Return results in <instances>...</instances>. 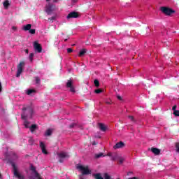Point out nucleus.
<instances>
[{
  "instance_id": "nucleus-22",
  "label": "nucleus",
  "mask_w": 179,
  "mask_h": 179,
  "mask_svg": "<svg viewBox=\"0 0 179 179\" xmlns=\"http://www.w3.org/2000/svg\"><path fill=\"white\" fill-rule=\"evenodd\" d=\"M36 129H37V124H32L29 127V131L31 132H34Z\"/></svg>"
},
{
  "instance_id": "nucleus-31",
  "label": "nucleus",
  "mask_w": 179,
  "mask_h": 179,
  "mask_svg": "<svg viewBox=\"0 0 179 179\" xmlns=\"http://www.w3.org/2000/svg\"><path fill=\"white\" fill-rule=\"evenodd\" d=\"M104 178L105 179H111V176H110L108 173H104Z\"/></svg>"
},
{
  "instance_id": "nucleus-14",
  "label": "nucleus",
  "mask_w": 179,
  "mask_h": 179,
  "mask_svg": "<svg viewBox=\"0 0 179 179\" xmlns=\"http://www.w3.org/2000/svg\"><path fill=\"white\" fill-rule=\"evenodd\" d=\"M30 170L36 174V176L38 178H40V174L38 173V172H37V171L36 170V167L34 166H33V164H31Z\"/></svg>"
},
{
  "instance_id": "nucleus-34",
  "label": "nucleus",
  "mask_w": 179,
  "mask_h": 179,
  "mask_svg": "<svg viewBox=\"0 0 179 179\" xmlns=\"http://www.w3.org/2000/svg\"><path fill=\"white\" fill-rule=\"evenodd\" d=\"M76 127V123H72L71 124L69 125V128L72 129V128H75Z\"/></svg>"
},
{
  "instance_id": "nucleus-16",
  "label": "nucleus",
  "mask_w": 179,
  "mask_h": 179,
  "mask_svg": "<svg viewBox=\"0 0 179 179\" xmlns=\"http://www.w3.org/2000/svg\"><path fill=\"white\" fill-rule=\"evenodd\" d=\"M34 79L35 80V83L36 85H37V86H40V85H41V78L38 76H35L34 77Z\"/></svg>"
},
{
  "instance_id": "nucleus-38",
  "label": "nucleus",
  "mask_w": 179,
  "mask_h": 179,
  "mask_svg": "<svg viewBox=\"0 0 179 179\" xmlns=\"http://www.w3.org/2000/svg\"><path fill=\"white\" fill-rule=\"evenodd\" d=\"M176 108H177V105H175L173 106L172 110H173V113H174V111H177Z\"/></svg>"
},
{
  "instance_id": "nucleus-47",
  "label": "nucleus",
  "mask_w": 179,
  "mask_h": 179,
  "mask_svg": "<svg viewBox=\"0 0 179 179\" xmlns=\"http://www.w3.org/2000/svg\"><path fill=\"white\" fill-rule=\"evenodd\" d=\"M0 178L2 179V174L0 173Z\"/></svg>"
},
{
  "instance_id": "nucleus-1",
  "label": "nucleus",
  "mask_w": 179,
  "mask_h": 179,
  "mask_svg": "<svg viewBox=\"0 0 179 179\" xmlns=\"http://www.w3.org/2000/svg\"><path fill=\"white\" fill-rule=\"evenodd\" d=\"M23 113L21 115V117L24 120V125L25 128H30V123L27 121V118H31L33 117V108L31 107H23L22 108Z\"/></svg>"
},
{
  "instance_id": "nucleus-52",
  "label": "nucleus",
  "mask_w": 179,
  "mask_h": 179,
  "mask_svg": "<svg viewBox=\"0 0 179 179\" xmlns=\"http://www.w3.org/2000/svg\"><path fill=\"white\" fill-rule=\"evenodd\" d=\"M47 1H50V0H46Z\"/></svg>"
},
{
  "instance_id": "nucleus-12",
  "label": "nucleus",
  "mask_w": 179,
  "mask_h": 179,
  "mask_svg": "<svg viewBox=\"0 0 179 179\" xmlns=\"http://www.w3.org/2000/svg\"><path fill=\"white\" fill-rule=\"evenodd\" d=\"M125 146V143L124 142L120 141L117 143L114 146L113 149H121L122 148H124Z\"/></svg>"
},
{
  "instance_id": "nucleus-33",
  "label": "nucleus",
  "mask_w": 179,
  "mask_h": 179,
  "mask_svg": "<svg viewBox=\"0 0 179 179\" xmlns=\"http://www.w3.org/2000/svg\"><path fill=\"white\" fill-rule=\"evenodd\" d=\"M176 152L179 153V143H176Z\"/></svg>"
},
{
  "instance_id": "nucleus-18",
  "label": "nucleus",
  "mask_w": 179,
  "mask_h": 179,
  "mask_svg": "<svg viewBox=\"0 0 179 179\" xmlns=\"http://www.w3.org/2000/svg\"><path fill=\"white\" fill-rule=\"evenodd\" d=\"M52 135V129H48L45 133V136H51Z\"/></svg>"
},
{
  "instance_id": "nucleus-3",
  "label": "nucleus",
  "mask_w": 179,
  "mask_h": 179,
  "mask_svg": "<svg viewBox=\"0 0 179 179\" xmlns=\"http://www.w3.org/2000/svg\"><path fill=\"white\" fill-rule=\"evenodd\" d=\"M77 169L80 171L83 176L90 174V170H89V166H83V165H77Z\"/></svg>"
},
{
  "instance_id": "nucleus-9",
  "label": "nucleus",
  "mask_w": 179,
  "mask_h": 179,
  "mask_svg": "<svg viewBox=\"0 0 179 179\" xmlns=\"http://www.w3.org/2000/svg\"><path fill=\"white\" fill-rule=\"evenodd\" d=\"M12 166L14 171V176H15V177H17L19 179H24V176H23L22 175L19 173V172H17V169L16 168V165L13 163Z\"/></svg>"
},
{
  "instance_id": "nucleus-42",
  "label": "nucleus",
  "mask_w": 179,
  "mask_h": 179,
  "mask_svg": "<svg viewBox=\"0 0 179 179\" xmlns=\"http://www.w3.org/2000/svg\"><path fill=\"white\" fill-rule=\"evenodd\" d=\"M1 92H2V84H1V83H0V93H1Z\"/></svg>"
},
{
  "instance_id": "nucleus-49",
  "label": "nucleus",
  "mask_w": 179,
  "mask_h": 179,
  "mask_svg": "<svg viewBox=\"0 0 179 179\" xmlns=\"http://www.w3.org/2000/svg\"><path fill=\"white\" fill-rule=\"evenodd\" d=\"M107 104H110V102H106Z\"/></svg>"
},
{
  "instance_id": "nucleus-15",
  "label": "nucleus",
  "mask_w": 179,
  "mask_h": 179,
  "mask_svg": "<svg viewBox=\"0 0 179 179\" xmlns=\"http://www.w3.org/2000/svg\"><path fill=\"white\" fill-rule=\"evenodd\" d=\"M98 126H99V129L101 131H102V132H106V131H107V127H106V125H104V124L99 123Z\"/></svg>"
},
{
  "instance_id": "nucleus-19",
  "label": "nucleus",
  "mask_w": 179,
  "mask_h": 179,
  "mask_svg": "<svg viewBox=\"0 0 179 179\" xmlns=\"http://www.w3.org/2000/svg\"><path fill=\"white\" fill-rule=\"evenodd\" d=\"M3 5L5 8V9H8L9 6H10V3H9V0H6L3 3Z\"/></svg>"
},
{
  "instance_id": "nucleus-41",
  "label": "nucleus",
  "mask_w": 179,
  "mask_h": 179,
  "mask_svg": "<svg viewBox=\"0 0 179 179\" xmlns=\"http://www.w3.org/2000/svg\"><path fill=\"white\" fill-rule=\"evenodd\" d=\"M117 99L118 100H122V98L121 97V96L118 95L117 96Z\"/></svg>"
},
{
  "instance_id": "nucleus-4",
  "label": "nucleus",
  "mask_w": 179,
  "mask_h": 179,
  "mask_svg": "<svg viewBox=\"0 0 179 179\" xmlns=\"http://www.w3.org/2000/svg\"><path fill=\"white\" fill-rule=\"evenodd\" d=\"M57 156L59 159V163H63L64 159H69V157H71L69 154L68 152H62L57 154Z\"/></svg>"
},
{
  "instance_id": "nucleus-7",
  "label": "nucleus",
  "mask_w": 179,
  "mask_h": 179,
  "mask_svg": "<svg viewBox=\"0 0 179 179\" xmlns=\"http://www.w3.org/2000/svg\"><path fill=\"white\" fill-rule=\"evenodd\" d=\"M34 50L36 52L40 54L43 52V48L41 47V44L38 43L37 41L34 42Z\"/></svg>"
},
{
  "instance_id": "nucleus-17",
  "label": "nucleus",
  "mask_w": 179,
  "mask_h": 179,
  "mask_svg": "<svg viewBox=\"0 0 179 179\" xmlns=\"http://www.w3.org/2000/svg\"><path fill=\"white\" fill-rule=\"evenodd\" d=\"M100 157H106V155L103 152L94 155V159H100Z\"/></svg>"
},
{
  "instance_id": "nucleus-10",
  "label": "nucleus",
  "mask_w": 179,
  "mask_h": 179,
  "mask_svg": "<svg viewBox=\"0 0 179 179\" xmlns=\"http://www.w3.org/2000/svg\"><path fill=\"white\" fill-rule=\"evenodd\" d=\"M78 17H79V13L73 11L68 14L66 19H78Z\"/></svg>"
},
{
  "instance_id": "nucleus-2",
  "label": "nucleus",
  "mask_w": 179,
  "mask_h": 179,
  "mask_svg": "<svg viewBox=\"0 0 179 179\" xmlns=\"http://www.w3.org/2000/svg\"><path fill=\"white\" fill-rule=\"evenodd\" d=\"M160 10L162 12V13H164V15H166V16H171L173 15V13H176V10L166 6L160 7Z\"/></svg>"
},
{
  "instance_id": "nucleus-51",
  "label": "nucleus",
  "mask_w": 179,
  "mask_h": 179,
  "mask_svg": "<svg viewBox=\"0 0 179 179\" xmlns=\"http://www.w3.org/2000/svg\"><path fill=\"white\" fill-rule=\"evenodd\" d=\"M13 29H16V28H15V27H13Z\"/></svg>"
},
{
  "instance_id": "nucleus-21",
  "label": "nucleus",
  "mask_w": 179,
  "mask_h": 179,
  "mask_svg": "<svg viewBox=\"0 0 179 179\" xmlns=\"http://www.w3.org/2000/svg\"><path fill=\"white\" fill-rule=\"evenodd\" d=\"M31 29V25L30 24H27L23 27V30L25 31H29Z\"/></svg>"
},
{
  "instance_id": "nucleus-50",
  "label": "nucleus",
  "mask_w": 179,
  "mask_h": 179,
  "mask_svg": "<svg viewBox=\"0 0 179 179\" xmlns=\"http://www.w3.org/2000/svg\"><path fill=\"white\" fill-rule=\"evenodd\" d=\"M129 174H132V172H129Z\"/></svg>"
},
{
  "instance_id": "nucleus-46",
  "label": "nucleus",
  "mask_w": 179,
  "mask_h": 179,
  "mask_svg": "<svg viewBox=\"0 0 179 179\" xmlns=\"http://www.w3.org/2000/svg\"><path fill=\"white\" fill-rule=\"evenodd\" d=\"M73 2L74 3H76V2H78V0H73Z\"/></svg>"
},
{
  "instance_id": "nucleus-40",
  "label": "nucleus",
  "mask_w": 179,
  "mask_h": 179,
  "mask_svg": "<svg viewBox=\"0 0 179 179\" xmlns=\"http://www.w3.org/2000/svg\"><path fill=\"white\" fill-rule=\"evenodd\" d=\"M98 144H99V143L96 142V141H93V142L92 143V145L93 146H94V145H98Z\"/></svg>"
},
{
  "instance_id": "nucleus-35",
  "label": "nucleus",
  "mask_w": 179,
  "mask_h": 179,
  "mask_svg": "<svg viewBox=\"0 0 179 179\" xmlns=\"http://www.w3.org/2000/svg\"><path fill=\"white\" fill-rule=\"evenodd\" d=\"M30 34H36V29H31L29 30Z\"/></svg>"
},
{
  "instance_id": "nucleus-6",
  "label": "nucleus",
  "mask_w": 179,
  "mask_h": 179,
  "mask_svg": "<svg viewBox=\"0 0 179 179\" xmlns=\"http://www.w3.org/2000/svg\"><path fill=\"white\" fill-rule=\"evenodd\" d=\"M54 10H55V5L48 3L45 6V12L48 15H51Z\"/></svg>"
},
{
  "instance_id": "nucleus-20",
  "label": "nucleus",
  "mask_w": 179,
  "mask_h": 179,
  "mask_svg": "<svg viewBox=\"0 0 179 179\" xmlns=\"http://www.w3.org/2000/svg\"><path fill=\"white\" fill-rule=\"evenodd\" d=\"M120 157H118V154L113 152L112 157H111V160H113V162H115V160L117 159H118Z\"/></svg>"
},
{
  "instance_id": "nucleus-27",
  "label": "nucleus",
  "mask_w": 179,
  "mask_h": 179,
  "mask_svg": "<svg viewBox=\"0 0 179 179\" xmlns=\"http://www.w3.org/2000/svg\"><path fill=\"white\" fill-rule=\"evenodd\" d=\"M94 85L96 87H99V86H100V82L99 81V80H94Z\"/></svg>"
},
{
  "instance_id": "nucleus-39",
  "label": "nucleus",
  "mask_w": 179,
  "mask_h": 179,
  "mask_svg": "<svg viewBox=\"0 0 179 179\" xmlns=\"http://www.w3.org/2000/svg\"><path fill=\"white\" fill-rule=\"evenodd\" d=\"M113 154H114V153H113V152H108V153L107 154V156H108L109 157H112Z\"/></svg>"
},
{
  "instance_id": "nucleus-43",
  "label": "nucleus",
  "mask_w": 179,
  "mask_h": 179,
  "mask_svg": "<svg viewBox=\"0 0 179 179\" xmlns=\"http://www.w3.org/2000/svg\"><path fill=\"white\" fill-rule=\"evenodd\" d=\"M13 156H14L15 159H17V155H16V154H15V153H13Z\"/></svg>"
},
{
  "instance_id": "nucleus-37",
  "label": "nucleus",
  "mask_w": 179,
  "mask_h": 179,
  "mask_svg": "<svg viewBox=\"0 0 179 179\" xmlns=\"http://www.w3.org/2000/svg\"><path fill=\"white\" fill-rule=\"evenodd\" d=\"M48 20H50L51 22H54V20H55V17H51L50 18H48Z\"/></svg>"
},
{
  "instance_id": "nucleus-23",
  "label": "nucleus",
  "mask_w": 179,
  "mask_h": 179,
  "mask_svg": "<svg viewBox=\"0 0 179 179\" xmlns=\"http://www.w3.org/2000/svg\"><path fill=\"white\" fill-rule=\"evenodd\" d=\"M36 92H37V91H36V90H28L27 91V94L28 96H31V94H33L36 93Z\"/></svg>"
},
{
  "instance_id": "nucleus-8",
  "label": "nucleus",
  "mask_w": 179,
  "mask_h": 179,
  "mask_svg": "<svg viewBox=\"0 0 179 179\" xmlns=\"http://www.w3.org/2000/svg\"><path fill=\"white\" fill-rule=\"evenodd\" d=\"M66 87L70 89V92H71V93H75L76 92L75 90V87H73V83L72 82V80H67Z\"/></svg>"
},
{
  "instance_id": "nucleus-29",
  "label": "nucleus",
  "mask_w": 179,
  "mask_h": 179,
  "mask_svg": "<svg viewBox=\"0 0 179 179\" xmlns=\"http://www.w3.org/2000/svg\"><path fill=\"white\" fill-rule=\"evenodd\" d=\"M94 93H96V94H100V93H103V90L101 89H97L94 91Z\"/></svg>"
},
{
  "instance_id": "nucleus-11",
  "label": "nucleus",
  "mask_w": 179,
  "mask_h": 179,
  "mask_svg": "<svg viewBox=\"0 0 179 179\" xmlns=\"http://www.w3.org/2000/svg\"><path fill=\"white\" fill-rule=\"evenodd\" d=\"M40 148H41V149L42 150V153H43V155H48V152L45 149V144H44V143H43V141L40 142Z\"/></svg>"
},
{
  "instance_id": "nucleus-32",
  "label": "nucleus",
  "mask_w": 179,
  "mask_h": 179,
  "mask_svg": "<svg viewBox=\"0 0 179 179\" xmlns=\"http://www.w3.org/2000/svg\"><path fill=\"white\" fill-rule=\"evenodd\" d=\"M176 117H179V110H176L173 112Z\"/></svg>"
},
{
  "instance_id": "nucleus-48",
  "label": "nucleus",
  "mask_w": 179,
  "mask_h": 179,
  "mask_svg": "<svg viewBox=\"0 0 179 179\" xmlns=\"http://www.w3.org/2000/svg\"><path fill=\"white\" fill-rule=\"evenodd\" d=\"M64 41H68V39H64Z\"/></svg>"
},
{
  "instance_id": "nucleus-25",
  "label": "nucleus",
  "mask_w": 179,
  "mask_h": 179,
  "mask_svg": "<svg viewBox=\"0 0 179 179\" xmlns=\"http://www.w3.org/2000/svg\"><path fill=\"white\" fill-rule=\"evenodd\" d=\"M93 176L94 177L95 179H104V178L101 176V173L93 174Z\"/></svg>"
},
{
  "instance_id": "nucleus-13",
  "label": "nucleus",
  "mask_w": 179,
  "mask_h": 179,
  "mask_svg": "<svg viewBox=\"0 0 179 179\" xmlns=\"http://www.w3.org/2000/svg\"><path fill=\"white\" fill-rule=\"evenodd\" d=\"M151 152L155 155V156H159L160 155V149L157 148H151L150 149Z\"/></svg>"
},
{
  "instance_id": "nucleus-26",
  "label": "nucleus",
  "mask_w": 179,
  "mask_h": 179,
  "mask_svg": "<svg viewBox=\"0 0 179 179\" xmlns=\"http://www.w3.org/2000/svg\"><path fill=\"white\" fill-rule=\"evenodd\" d=\"M118 162H119V164H122V163H124V162H125V158L122 157H119L117 158Z\"/></svg>"
},
{
  "instance_id": "nucleus-30",
  "label": "nucleus",
  "mask_w": 179,
  "mask_h": 179,
  "mask_svg": "<svg viewBox=\"0 0 179 179\" xmlns=\"http://www.w3.org/2000/svg\"><path fill=\"white\" fill-rule=\"evenodd\" d=\"M34 57V53H30L29 54V61L31 62H33V58Z\"/></svg>"
},
{
  "instance_id": "nucleus-45",
  "label": "nucleus",
  "mask_w": 179,
  "mask_h": 179,
  "mask_svg": "<svg viewBox=\"0 0 179 179\" xmlns=\"http://www.w3.org/2000/svg\"><path fill=\"white\" fill-rule=\"evenodd\" d=\"M25 52L26 54H29V50L28 49L25 50Z\"/></svg>"
},
{
  "instance_id": "nucleus-28",
  "label": "nucleus",
  "mask_w": 179,
  "mask_h": 179,
  "mask_svg": "<svg viewBox=\"0 0 179 179\" xmlns=\"http://www.w3.org/2000/svg\"><path fill=\"white\" fill-rule=\"evenodd\" d=\"M128 118L130 120V121H131V122H136V120H135V117H134V116L132 115H129Z\"/></svg>"
},
{
  "instance_id": "nucleus-24",
  "label": "nucleus",
  "mask_w": 179,
  "mask_h": 179,
  "mask_svg": "<svg viewBox=\"0 0 179 179\" xmlns=\"http://www.w3.org/2000/svg\"><path fill=\"white\" fill-rule=\"evenodd\" d=\"M86 49H82L78 53V57H83L86 54Z\"/></svg>"
},
{
  "instance_id": "nucleus-36",
  "label": "nucleus",
  "mask_w": 179,
  "mask_h": 179,
  "mask_svg": "<svg viewBox=\"0 0 179 179\" xmlns=\"http://www.w3.org/2000/svg\"><path fill=\"white\" fill-rule=\"evenodd\" d=\"M67 52L69 54H71V52H73V49L69 48H67Z\"/></svg>"
},
{
  "instance_id": "nucleus-44",
  "label": "nucleus",
  "mask_w": 179,
  "mask_h": 179,
  "mask_svg": "<svg viewBox=\"0 0 179 179\" xmlns=\"http://www.w3.org/2000/svg\"><path fill=\"white\" fill-rule=\"evenodd\" d=\"M94 138H97L98 139H100V138H101V136H94Z\"/></svg>"
},
{
  "instance_id": "nucleus-5",
  "label": "nucleus",
  "mask_w": 179,
  "mask_h": 179,
  "mask_svg": "<svg viewBox=\"0 0 179 179\" xmlns=\"http://www.w3.org/2000/svg\"><path fill=\"white\" fill-rule=\"evenodd\" d=\"M23 65H24V62H20V64L17 66V78H20V75H22V73L23 72Z\"/></svg>"
}]
</instances>
